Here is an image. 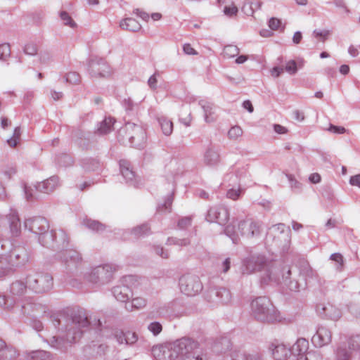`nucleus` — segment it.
<instances>
[{
	"mask_svg": "<svg viewBox=\"0 0 360 360\" xmlns=\"http://www.w3.org/2000/svg\"><path fill=\"white\" fill-rule=\"evenodd\" d=\"M158 123L161 127L162 133L165 136H169L173 131V123L167 117L160 116L158 118Z\"/></svg>",
	"mask_w": 360,
	"mask_h": 360,
	"instance_id": "35",
	"label": "nucleus"
},
{
	"mask_svg": "<svg viewBox=\"0 0 360 360\" xmlns=\"http://www.w3.org/2000/svg\"><path fill=\"white\" fill-rule=\"evenodd\" d=\"M120 26L122 29L130 32H138L141 28V24L133 18H126L123 19L120 22Z\"/></svg>",
	"mask_w": 360,
	"mask_h": 360,
	"instance_id": "31",
	"label": "nucleus"
},
{
	"mask_svg": "<svg viewBox=\"0 0 360 360\" xmlns=\"http://www.w3.org/2000/svg\"><path fill=\"white\" fill-rule=\"evenodd\" d=\"M27 288L31 291L41 294L51 290L53 286V277L45 272H32L26 277Z\"/></svg>",
	"mask_w": 360,
	"mask_h": 360,
	"instance_id": "8",
	"label": "nucleus"
},
{
	"mask_svg": "<svg viewBox=\"0 0 360 360\" xmlns=\"http://www.w3.org/2000/svg\"><path fill=\"white\" fill-rule=\"evenodd\" d=\"M238 11V8L234 5H232L231 6H225L224 8V14L229 17H233L236 15Z\"/></svg>",
	"mask_w": 360,
	"mask_h": 360,
	"instance_id": "63",
	"label": "nucleus"
},
{
	"mask_svg": "<svg viewBox=\"0 0 360 360\" xmlns=\"http://www.w3.org/2000/svg\"><path fill=\"white\" fill-rule=\"evenodd\" d=\"M24 52L27 55L34 56L37 53V47L34 44H27L25 46Z\"/></svg>",
	"mask_w": 360,
	"mask_h": 360,
	"instance_id": "62",
	"label": "nucleus"
},
{
	"mask_svg": "<svg viewBox=\"0 0 360 360\" xmlns=\"http://www.w3.org/2000/svg\"><path fill=\"white\" fill-rule=\"evenodd\" d=\"M24 226L30 232L39 236L49 229V223L45 217L37 216L25 219Z\"/></svg>",
	"mask_w": 360,
	"mask_h": 360,
	"instance_id": "15",
	"label": "nucleus"
},
{
	"mask_svg": "<svg viewBox=\"0 0 360 360\" xmlns=\"http://www.w3.org/2000/svg\"><path fill=\"white\" fill-rule=\"evenodd\" d=\"M60 186L59 178L57 176H52L50 178L38 183L34 188L31 186H25L24 192L27 200L32 201L37 198V193H50Z\"/></svg>",
	"mask_w": 360,
	"mask_h": 360,
	"instance_id": "10",
	"label": "nucleus"
},
{
	"mask_svg": "<svg viewBox=\"0 0 360 360\" xmlns=\"http://www.w3.org/2000/svg\"><path fill=\"white\" fill-rule=\"evenodd\" d=\"M0 307L25 321L35 316V311L39 305L30 299L15 301L10 296L0 294Z\"/></svg>",
	"mask_w": 360,
	"mask_h": 360,
	"instance_id": "4",
	"label": "nucleus"
},
{
	"mask_svg": "<svg viewBox=\"0 0 360 360\" xmlns=\"http://www.w3.org/2000/svg\"><path fill=\"white\" fill-rule=\"evenodd\" d=\"M89 321L84 314L75 313L68 319L65 326V340L63 338L53 336L51 338V347L57 349H65L66 344H71L79 338L84 332V328L88 327Z\"/></svg>",
	"mask_w": 360,
	"mask_h": 360,
	"instance_id": "3",
	"label": "nucleus"
},
{
	"mask_svg": "<svg viewBox=\"0 0 360 360\" xmlns=\"http://www.w3.org/2000/svg\"><path fill=\"white\" fill-rule=\"evenodd\" d=\"M27 283L22 281H15L13 282L10 286V292L13 296H21L27 291Z\"/></svg>",
	"mask_w": 360,
	"mask_h": 360,
	"instance_id": "32",
	"label": "nucleus"
},
{
	"mask_svg": "<svg viewBox=\"0 0 360 360\" xmlns=\"http://www.w3.org/2000/svg\"><path fill=\"white\" fill-rule=\"evenodd\" d=\"M300 274L303 276L305 281L308 279L316 277V272L310 266L307 262H304L300 267Z\"/></svg>",
	"mask_w": 360,
	"mask_h": 360,
	"instance_id": "36",
	"label": "nucleus"
},
{
	"mask_svg": "<svg viewBox=\"0 0 360 360\" xmlns=\"http://www.w3.org/2000/svg\"><path fill=\"white\" fill-rule=\"evenodd\" d=\"M272 354L275 360H287L292 356L291 349H289L283 345H278L274 347Z\"/></svg>",
	"mask_w": 360,
	"mask_h": 360,
	"instance_id": "29",
	"label": "nucleus"
},
{
	"mask_svg": "<svg viewBox=\"0 0 360 360\" xmlns=\"http://www.w3.org/2000/svg\"><path fill=\"white\" fill-rule=\"evenodd\" d=\"M7 218L11 235L14 237L18 236L20 233L21 226L18 212L11 210Z\"/></svg>",
	"mask_w": 360,
	"mask_h": 360,
	"instance_id": "26",
	"label": "nucleus"
},
{
	"mask_svg": "<svg viewBox=\"0 0 360 360\" xmlns=\"http://www.w3.org/2000/svg\"><path fill=\"white\" fill-rule=\"evenodd\" d=\"M330 259L335 262V269L337 271H342L344 268V258L341 254L333 253L330 255Z\"/></svg>",
	"mask_w": 360,
	"mask_h": 360,
	"instance_id": "42",
	"label": "nucleus"
},
{
	"mask_svg": "<svg viewBox=\"0 0 360 360\" xmlns=\"http://www.w3.org/2000/svg\"><path fill=\"white\" fill-rule=\"evenodd\" d=\"M254 317L262 322H275L279 320V313L266 297H258L251 302Z\"/></svg>",
	"mask_w": 360,
	"mask_h": 360,
	"instance_id": "5",
	"label": "nucleus"
},
{
	"mask_svg": "<svg viewBox=\"0 0 360 360\" xmlns=\"http://www.w3.org/2000/svg\"><path fill=\"white\" fill-rule=\"evenodd\" d=\"M66 82L71 84H78L80 82V75L76 72H70L65 75Z\"/></svg>",
	"mask_w": 360,
	"mask_h": 360,
	"instance_id": "45",
	"label": "nucleus"
},
{
	"mask_svg": "<svg viewBox=\"0 0 360 360\" xmlns=\"http://www.w3.org/2000/svg\"><path fill=\"white\" fill-rule=\"evenodd\" d=\"M16 356V351L6 345L0 338V360H11Z\"/></svg>",
	"mask_w": 360,
	"mask_h": 360,
	"instance_id": "33",
	"label": "nucleus"
},
{
	"mask_svg": "<svg viewBox=\"0 0 360 360\" xmlns=\"http://www.w3.org/2000/svg\"><path fill=\"white\" fill-rule=\"evenodd\" d=\"M146 305V300L143 297H136L132 299L131 302H126L125 309L129 311L141 309Z\"/></svg>",
	"mask_w": 360,
	"mask_h": 360,
	"instance_id": "34",
	"label": "nucleus"
},
{
	"mask_svg": "<svg viewBox=\"0 0 360 360\" xmlns=\"http://www.w3.org/2000/svg\"><path fill=\"white\" fill-rule=\"evenodd\" d=\"M112 294L117 300L122 302H127V301L132 296L131 290L124 284L114 287Z\"/></svg>",
	"mask_w": 360,
	"mask_h": 360,
	"instance_id": "25",
	"label": "nucleus"
},
{
	"mask_svg": "<svg viewBox=\"0 0 360 360\" xmlns=\"http://www.w3.org/2000/svg\"><path fill=\"white\" fill-rule=\"evenodd\" d=\"M63 252L59 255L62 262L66 266V269L70 271H75L77 270L82 264V258L79 252L75 250H63Z\"/></svg>",
	"mask_w": 360,
	"mask_h": 360,
	"instance_id": "14",
	"label": "nucleus"
},
{
	"mask_svg": "<svg viewBox=\"0 0 360 360\" xmlns=\"http://www.w3.org/2000/svg\"><path fill=\"white\" fill-rule=\"evenodd\" d=\"M199 104L204 111L205 121L207 123L214 122L217 119L214 105L204 101H200Z\"/></svg>",
	"mask_w": 360,
	"mask_h": 360,
	"instance_id": "28",
	"label": "nucleus"
},
{
	"mask_svg": "<svg viewBox=\"0 0 360 360\" xmlns=\"http://www.w3.org/2000/svg\"><path fill=\"white\" fill-rule=\"evenodd\" d=\"M99 166L98 162L95 160H86L83 163V167L87 170H94Z\"/></svg>",
	"mask_w": 360,
	"mask_h": 360,
	"instance_id": "60",
	"label": "nucleus"
},
{
	"mask_svg": "<svg viewBox=\"0 0 360 360\" xmlns=\"http://www.w3.org/2000/svg\"><path fill=\"white\" fill-rule=\"evenodd\" d=\"M4 246V245L0 242V278L11 274L15 268L10 262L8 255L1 252Z\"/></svg>",
	"mask_w": 360,
	"mask_h": 360,
	"instance_id": "22",
	"label": "nucleus"
},
{
	"mask_svg": "<svg viewBox=\"0 0 360 360\" xmlns=\"http://www.w3.org/2000/svg\"><path fill=\"white\" fill-rule=\"evenodd\" d=\"M243 134L242 129L238 126L231 127L228 131V136L231 139H236Z\"/></svg>",
	"mask_w": 360,
	"mask_h": 360,
	"instance_id": "53",
	"label": "nucleus"
},
{
	"mask_svg": "<svg viewBox=\"0 0 360 360\" xmlns=\"http://www.w3.org/2000/svg\"><path fill=\"white\" fill-rule=\"evenodd\" d=\"M217 268L219 271L226 274L231 268V258L226 257L217 263Z\"/></svg>",
	"mask_w": 360,
	"mask_h": 360,
	"instance_id": "44",
	"label": "nucleus"
},
{
	"mask_svg": "<svg viewBox=\"0 0 360 360\" xmlns=\"http://www.w3.org/2000/svg\"><path fill=\"white\" fill-rule=\"evenodd\" d=\"M229 219L228 209L224 205H216L209 209L206 219L209 222H216L219 225H225Z\"/></svg>",
	"mask_w": 360,
	"mask_h": 360,
	"instance_id": "16",
	"label": "nucleus"
},
{
	"mask_svg": "<svg viewBox=\"0 0 360 360\" xmlns=\"http://www.w3.org/2000/svg\"><path fill=\"white\" fill-rule=\"evenodd\" d=\"M58 164L61 167H68L72 165V158L67 154H62L57 158Z\"/></svg>",
	"mask_w": 360,
	"mask_h": 360,
	"instance_id": "48",
	"label": "nucleus"
},
{
	"mask_svg": "<svg viewBox=\"0 0 360 360\" xmlns=\"http://www.w3.org/2000/svg\"><path fill=\"white\" fill-rule=\"evenodd\" d=\"M332 340V333L330 330L324 326H319L316 334L313 335L311 342L314 346L318 347L328 345Z\"/></svg>",
	"mask_w": 360,
	"mask_h": 360,
	"instance_id": "20",
	"label": "nucleus"
},
{
	"mask_svg": "<svg viewBox=\"0 0 360 360\" xmlns=\"http://www.w3.org/2000/svg\"><path fill=\"white\" fill-rule=\"evenodd\" d=\"M220 162L219 150L216 146L210 144L203 155V162L208 167L217 166Z\"/></svg>",
	"mask_w": 360,
	"mask_h": 360,
	"instance_id": "21",
	"label": "nucleus"
},
{
	"mask_svg": "<svg viewBox=\"0 0 360 360\" xmlns=\"http://www.w3.org/2000/svg\"><path fill=\"white\" fill-rule=\"evenodd\" d=\"M268 25L271 30H278L281 26V20L276 18H271L269 20Z\"/></svg>",
	"mask_w": 360,
	"mask_h": 360,
	"instance_id": "58",
	"label": "nucleus"
},
{
	"mask_svg": "<svg viewBox=\"0 0 360 360\" xmlns=\"http://www.w3.org/2000/svg\"><path fill=\"white\" fill-rule=\"evenodd\" d=\"M296 360H321V356L317 352H309L306 355H302L300 358H296Z\"/></svg>",
	"mask_w": 360,
	"mask_h": 360,
	"instance_id": "55",
	"label": "nucleus"
},
{
	"mask_svg": "<svg viewBox=\"0 0 360 360\" xmlns=\"http://www.w3.org/2000/svg\"><path fill=\"white\" fill-rule=\"evenodd\" d=\"M30 360H49V353L44 350H37L30 352L28 355Z\"/></svg>",
	"mask_w": 360,
	"mask_h": 360,
	"instance_id": "41",
	"label": "nucleus"
},
{
	"mask_svg": "<svg viewBox=\"0 0 360 360\" xmlns=\"http://www.w3.org/2000/svg\"><path fill=\"white\" fill-rule=\"evenodd\" d=\"M148 330L153 333V335L157 336L159 335L162 330V326L158 321L151 322L148 326Z\"/></svg>",
	"mask_w": 360,
	"mask_h": 360,
	"instance_id": "50",
	"label": "nucleus"
},
{
	"mask_svg": "<svg viewBox=\"0 0 360 360\" xmlns=\"http://www.w3.org/2000/svg\"><path fill=\"white\" fill-rule=\"evenodd\" d=\"M206 299L212 303L227 304L231 300V294L226 288L215 287L208 290Z\"/></svg>",
	"mask_w": 360,
	"mask_h": 360,
	"instance_id": "17",
	"label": "nucleus"
},
{
	"mask_svg": "<svg viewBox=\"0 0 360 360\" xmlns=\"http://www.w3.org/2000/svg\"><path fill=\"white\" fill-rule=\"evenodd\" d=\"M239 53L238 48L235 45L226 46L223 51V54L227 58H232Z\"/></svg>",
	"mask_w": 360,
	"mask_h": 360,
	"instance_id": "47",
	"label": "nucleus"
},
{
	"mask_svg": "<svg viewBox=\"0 0 360 360\" xmlns=\"http://www.w3.org/2000/svg\"><path fill=\"white\" fill-rule=\"evenodd\" d=\"M39 243L44 247L56 250H64L69 245V237L62 229L45 231L38 236Z\"/></svg>",
	"mask_w": 360,
	"mask_h": 360,
	"instance_id": "7",
	"label": "nucleus"
},
{
	"mask_svg": "<svg viewBox=\"0 0 360 360\" xmlns=\"http://www.w3.org/2000/svg\"><path fill=\"white\" fill-rule=\"evenodd\" d=\"M214 350L217 353L226 354L229 352L231 360H246L248 353L240 349H233L231 348V342L226 338L221 339L220 341L214 345Z\"/></svg>",
	"mask_w": 360,
	"mask_h": 360,
	"instance_id": "13",
	"label": "nucleus"
},
{
	"mask_svg": "<svg viewBox=\"0 0 360 360\" xmlns=\"http://www.w3.org/2000/svg\"><path fill=\"white\" fill-rule=\"evenodd\" d=\"M114 337L120 345H131L138 340L136 333L131 331L115 330Z\"/></svg>",
	"mask_w": 360,
	"mask_h": 360,
	"instance_id": "23",
	"label": "nucleus"
},
{
	"mask_svg": "<svg viewBox=\"0 0 360 360\" xmlns=\"http://www.w3.org/2000/svg\"><path fill=\"white\" fill-rule=\"evenodd\" d=\"M150 233V228L148 224H143L134 228L131 230V234L134 235V238H139L144 236Z\"/></svg>",
	"mask_w": 360,
	"mask_h": 360,
	"instance_id": "38",
	"label": "nucleus"
},
{
	"mask_svg": "<svg viewBox=\"0 0 360 360\" xmlns=\"http://www.w3.org/2000/svg\"><path fill=\"white\" fill-rule=\"evenodd\" d=\"M349 349L352 351L360 350V335H356L349 339Z\"/></svg>",
	"mask_w": 360,
	"mask_h": 360,
	"instance_id": "51",
	"label": "nucleus"
},
{
	"mask_svg": "<svg viewBox=\"0 0 360 360\" xmlns=\"http://www.w3.org/2000/svg\"><path fill=\"white\" fill-rule=\"evenodd\" d=\"M118 139L123 144H129L130 146L141 148L146 141L145 129L140 125L131 122H127L124 127L119 131Z\"/></svg>",
	"mask_w": 360,
	"mask_h": 360,
	"instance_id": "6",
	"label": "nucleus"
},
{
	"mask_svg": "<svg viewBox=\"0 0 360 360\" xmlns=\"http://www.w3.org/2000/svg\"><path fill=\"white\" fill-rule=\"evenodd\" d=\"M120 172L123 177L129 183L134 187H138L139 181L136 179L134 172L131 169L130 164L124 160L120 162Z\"/></svg>",
	"mask_w": 360,
	"mask_h": 360,
	"instance_id": "24",
	"label": "nucleus"
},
{
	"mask_svg": "<svg viewBox=\"0 0 360 360\" xmlns=\"http://www.w3.org/2000/svg\"><path fill=\"white\" fill-rule=\"evenodd\" d=\"M309 348V342L305 338H299L291 348V354L294 360L295 357L300 358L302 355H306Z\"/></svg>",
	"mask_w": 360,
	"mask_h": 360,
	"instance_id": "27",
	"label": "nucleus"
},
{
	"mask_svg": "<svg viewBox=\"0 0 360 360\" xmlns=\"http://www.w3.org/2000/svg\"><path fill=\"white\" fill-rule=\"evenodd\" d=\"M285 70L290 75H295L297 71V63L294 60H291L286 63Z\"/></svg>",
	"mask_w": 360,
	"mask_h": 360,
	"instance_id": "59",
	"label": "nucleus"
},
{
	"mask_svg": "<svg viewBox=\"0 0 360 360\" xmlns=\"http://www.w3.org/2000/svg\"><path fill=\"white\" fill-rule=\"evenodd\" d=\"M241 273L250 275L260 273L262 285L282 284L291 291H299L300 284L296 280H291L289 266L278 265L262 253H250L242 260Z\"/></svg>",
	"mask_w": 360,
	"mask_h": 360,
	"instance_id": "1",
	"label": "nucleus"
},
{
	"mask_svg": "<svg viewBox=\"0 0 360 360\" xmlns=\"http://www.w3.org/2000/svg\"><path fill=\"white\" fill-rule=\"evenodd\" d=\"M11 55V48L8 44L0 45V60H6Z\"/></svg>",
	"mask_w": 360,
	"mask_h": 360,
	"instance_id": "52",
	"label": "nucleus"
},
{
	"mask_svg": "<svg viewBox=\"0 0 360 360\" xmlns=\"http://www.w3.org/2000/svg\"><path fill=\"white\" fill-rule=\"evenodd\" d=\"M153 352L159 360H207L199 344L188 338L156 347Z\"/></svg>",
	"mask_w": 360,
	"mask_h": 360,
	"instance_id": "2",
	"label": "nucleus"
},
{
	"mask_svg": "<svg viewBox=\"0 0 360 360\" xmlns=\"http://www.w3.org/2000/svg\"><path fill=\"white\" fill-rule=\"evenodd\" d=\"M243 193L244 191L240 188H238V189L230 188L226 192V197L231 200H236Z\"/></svg>",
	"mask_w": 360,
	"mask_h": 360,
	"instance_id": "49",
	"label": "nucleus"
},
{
	"mask_svg": "<svg viewBox=\"0 0 360 360\" xmlns=\"http://www.w3.org/2000/svg\"><path fill=\"white\" fill-rule=\"evenodd\" d=\"M191 224V218L189 217H186L181 219L180 220H179L177 225L179 229H185V228L189 226Z\"/></svg>",
	"mask_w": 360,
	"mask_h": 360,
	"instance_id": "64",
	"label": "nucleus"
},
{
	"mask_svg": "<svg viewBox=\"0 0 360 360\" xmlns=\"http://www.w3.org/2000/svg\"><path fill=\"white\" fill-rule=\"evenodd\" d=\"M174 198L173 194H169L166 198L163 204L159 205L157 207L158 212H170Z\"/></svg>",
	"mask_w": 360,
	"mask_h": 360,
	"instance_id": "39",
	"label": "nucleus"
},
{
	"mask_svg": "<svg viewBox=\"0 0 360 360\" xmlns=\"http://www.w3.org/2000/svg\"><path fill=\"white\" fill-rule=\"evenodd\" d=\"M117 270L116 265L110 264L96 266L91 271L88 280L98 286L105 285L111 281L113 274Z\"/></svg>",
	"mask_w": 360,
	"mask_h": 360,
	"instance_id": "9",
	"label": "nucleus"
},
{
	"mask_svg": "<svg viewBox=\"0 0 360 360\" xmlns=\"http://www.w3.org/2000/svg\"><path fill=\"white\" fill-rule=\"evenodd\" d=\"M16 169L14 167H8L2 172L1 179L4 180H10L11 177L15 174Z\"/></svg>",
	"mask_w": 360,
	"mask_h": 360,
	"instance_id": "56",
	"label": "nucleus"
},
{
	"mask_svg": "<svg viewBox=\"0 0 360 360\" xmlns=\"http://www.w3.org/2000/svg\"><path fill=\"white\" fill-rule=\"evenodd\" d=\"M7 255L14 267L23 265L29 260V252L23 245L13 247Z\"/></svg>",
	"mask_w": 360,
	"mask_h": 360,
	"instance_id": "18",
	"label": "nucleus"
},
{
	"mask_svg": "<svg viewBox=\"0 0 360 360\" xmlns=\"http://www.w3.org/2000/svg\"><path fill=\"white\" fill-rule=\"evenodd\" d=\"M191 241L188 238H177L174 237H169L167 238L166 244L168 245H175L181 247H184L190 245Z\"/></svg>",
	"mask_w": 360,
	"mask_h": 360,
	"instance_id": "40",
	"label": "nucleus"
},
{
	"mask_svg": "<svg viewBox=\"0 0 360 360\" xmlns=\"http://www.w3.org/2000/svg\"><path fill=\"white\" fill-rule=\"evenodd\" d=\"M242 11L248 16H252L254 14L255 8H253V2L246 1L243 7Z\"/></svg>",
	"mask_w": 360,
	"mask_h": 360,
	"instance_id": "57",
	"label": "nucleus"
},
{
	"mask_svg": "<svg viewBox=\"0 0 360 360\" xmlns=\"http://www.w3.org/2000/svg\"><path fill=\"white\" fill-rule=\"evenodd\" d=\"M115 120L112 117H105L102 122H101L96 128V133L100 135H104L110 132L113 129L114 123Z\"/></svg>",
	"mask_w": 360,
	"mask_h": 360,
	"instance_id": "30",
	"label": "nucleus"
},
{
	"mask_svg": "<svg viewBox=\"0 0 360 360\" xmlns=\"http://www.w3.org/2000/svg\"><path fill=\"white\" fill-rule=\"evenodd\" d=\"M88 71L91 77L108 78L112 75V69L107 62L101 58L92 57L88 63Z\"/></svg>",
	"mask_w": 360,
	"mask_h": 360,
	"instance_id": "12",
	"label": "nucleus"
},
{
	"mask_svg": "<svg viewBox=\"0 0 360 360\" xmlns=\"http://www.w3.org/2000/svg\"><path fill=\"white\" fill-rule=\"evenodd\" d=\"M179 288L187 296H195L201 292L202 285L198 276L188 274L180 277Z\"/></svg>",
	"mask_w": 360,
	"mask_h": 360,
	"instance_id": "11",
	"label": "nucleus"
},
{
	"mask_svg": "<svg viewBox=\"0 0 360 360\" xmlns=\"http://www.w3.org/2000/svg\"><path fill=\"white\" fill-rule=\"evenodd\" d=\"M351 353L347 349L345 346H340L336 352L337 360H349Z\"/></svg>",
	"mask_w": 360,
	"mask_h": 360,
	"instance_id": "43",
	"label": "nucleus"
},
{
	"mask_svg": "<svg viewBox=\"0 0 360 360\" xmlns=\"http://www.w3.org/2000/svg\"><path fill=\"white\" fill-rule=\"evenodd\" d=\"M286 177L290 182L292 189L295 191H300L301 189V184L295 179L292 174H286Z\"/></svg>",
	"mask_w": 360,
	"mask_h": 360,
	"instance_id": "61",
	"label": "nucleus"
},
{
	"mask_svg": "<svg viewBox=\"0 0 360 360\" xmlns=\"http://www.w3.org/2000/svg\"><path fill=\"white\" fill-rule=\"evenodd\" d=\"M260 228L261 224L252 219L242 221L238 224V230L241 235L248 238L259 236Z\"/></svg>",
	"mask_w": 360,
	"mask_h": 360,
	"instance_id": "19",
	"label": "nucleus"
},
{
	"mask_svg": "<svg viewBox=\"0 0 360 360\" xmlns=\"http://www.w3.org/2000/svg\"><path fill=\"white\" fill-rule=\"evenodd\" d=\"M60 18L63 20V24L66 26H69L74 28L77 26L75 22L72 20L69 13L66 11H61L60 13Z\"/></svg>",
	"mask_w": 360,
	"mask_h": 360,
	"instance_id": "46",
	"label": "nucleus"
},
{
	"mask_svg": "<svg viewBox=\"0 0 360 360\" xmlns=\"http://www.w3.org/2000/svg\"><path fill=\"white\" fill-rule=\"evenodd\" d=\"M83 224L89 229L96 232L103 231L105 229V224L101 223L98 221L87 218L83 220Z\"/></svg>",
	"mask_w": 360,
	"mask_h": 360,
	"instance_id": "37",
	"label": "nucleus"
},
{
	"mask_svg": "<svg viewBox=\"0 0 360 360\" xmlns=\"http://www.w3.org/2000/svg\"><path fill=\"white\" fill-rule=\"evenodd\" d=\"M224 232L226 236H228L229 237H230L231 238L233 243H235V244L238 243V238L237 234L235 232L234 227L233 226L228 225L225 228Z\"/></svg>",
	"mask_w": 360,
	"mask_h": 360,
	"instance_id": "54",
	"label": "nucleus"
}]
</instances>
